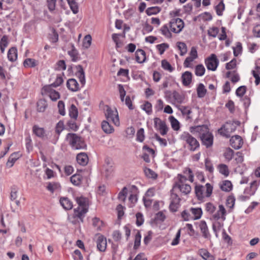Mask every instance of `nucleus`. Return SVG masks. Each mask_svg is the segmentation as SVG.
Here are the masks:
<instances>
[{
    "label": "nucleus",
    "instance_id": "79ce46f5",
    "mask_svg": "<svg viewBox=\"0 0 260 260\" xmlns=\"http://www.w3.org/2000/svg\"><path fill=\"white\" fill-rule=\"evenodd\" d=\"M127 193V188L124 187L122 190L119 193L118 199L119 200L124 202L126 200V194Z\"/></svg>",
    "mask_w": 260,
    "mask_h": 260
},
{
    "label": "nucleus",
    "instance_id": "423d86ee",
    "mask_svg": "<svg viewBox=\"0 0 260 260\" xmlns=\"http://www.w3.org/2000/svg\"><path fill=\"white\" fill-rule=\"evenodd\" d=\"M180 139L189 145V149L191 151H194L200 146L199 143L197 139L191 136L188 133H183L180 136Z\"/></svg>",
    "mask_w": 260,
    "mask_h": 260
},
{
    "label": "nucleus",
    "instance_id": "7ed1b4c3",
    "mask_svg": "<svg viewBox=\"0 0 260 260\" xmlns=\"http://www.w3.org/2000/svg\"><path fill=\"white\" fill-rule=\"evenodd\" d=\"M177 178L178 181L174 185L172 191L178 189L184 195H186L190 193L191 188L190 185L186 183L187 181L186 178L180 174L178 175Z\"/></svg>",
    "mask_w": 260,
    "mask_h": 260
},
{
    "label": "nucleus",
    "instance_id": "58836bf2",
    "mask_svg": "<svg viewBox=\"0 0 260 260\" xmlns=\"http://www.w3.org/2000/svg\"><path fill=\"white\" fill-rule=\"evenodd\" d=\"M161 67L165 70L170 72H172L174 70V68L171 64L166 59L161 60Z\"/></svg>",
    "mask_w": 260,
    "mask_h": 260
},
{
    "label": "nucleus",
    "instance_id": "4be33fe9",
    "mask_svg": "<svg viewBox=\"0 0 260 260\" xmlns=\"http://www.w3.org/2000/svg\"><path fill=\"white\" fill-rule=\"evenodd\" d=\"M76 159L79 164L85 166L88 162V158L86 153H80L77 155Z\"/></svg>",
    "mask_w": 260,
    "mask_h": 260
},
{
    "label": "nucleus",
    "instance_id": "de8ad7c7",
    "mask_svg": "<svg viewBox=\"0 0 260 260\" xmlns=\"http://www.w3.org/2000/svg\"><path fill=\"white\" fill-rule=\"evenodd\" d=\"M235 199L234 197L229 196L226 201V205L228 208L233 209L235 205Z\"/></svg>",
    "mask_w": 260,
    "mask_h": 260
},
{
    "label": "nucleus",
    "instance_id": "338daca9",
    "mask_svg": "<svg viewBox=\"0 0 260 260\" xmlns=\"http://www.w3.org/2000/svg\"><path fill=\"white\" fill-rule=\"evenodd\" d=\"M166 219V216L163 213L162 211L158 212L155 215V220L156 221H159L160 222H162Z\"/></svg>",
    "mask_w": 260,
    "mask_h": 260
},
{
    "label": "nucleus",
    "instance_id": "f3484780",
    "mask_svg": "<svg viewBox=\"0 0 260 260\" xmlns=\"http://www.w3.org/2000/svg\"><path fill=\"white\" fill-rule=\"evenodd\" d=\"M67 86L68 89L72 91H77L79 89V85L76 80L72 78L68 80L67 83Z\"/></svg>",
    "mask_w": 260,
    "mask_h": 260
},
{
    "label": "nucleus",
    "instance_id": "603ef678",
    "mask_svg": "<svg viewBox=\"0 0 260 260\" xmlns=\"http://www.w3.org/2000/svg\"><path fill=\"white\" fill-rule=\"evenodd\" d=\"M161 33L163 35H164L165 37L167 38H171V33L170 32L169 27L167 25H164L161 29H160Z\"/></svg>",
    "mask_w": 260,
    "mask_h": 260
},
{
    "label": "nucleus",
    "instance_id": "6e6d98bb",
    "mask_svg": "<svg viewBox=\"0 0 260 260\" xmlns=\"http://www.w3.org/2000/svg\"><path fill=\"white\" fill-rule=\"evenodd\" d=\"M91 43V36L89 35H86L84 38V40H83V46L85 48H87L90 46Z\"/></svg>",
    "mask_w": 260,
    "mask_h": 260
},
{
    "label": "nucleus",
    "instance_id": "052dcab7",
    "mask_svg": "<svg viewBox=\"0 0 260 260\" xmlns=\"http://www.w3.org/2000/svg\"><path fill=\"white\" fill-rule=\"evenodd\" d=\"M169 48V45L166 43H162L161 44L157 45L156 46V48L159 51L160 54H162L166 49Z\"/></svg>",
    "mask_w": 260,
    "mask_h": 260
},
{
    "label": "nucleus",
    "instance_id": "39448f33",
    "mask_svg": "<svg viewBox=\"0 0 260 260\" xmlns=\"http://www.w3.org/2000/svg\"><path fill=\"white\" fill-rule=\"evenodd\" d=\"M67 140L74 149H80L84 147V143L81 138L76 134L69 133L67 135Z\"/></svg>",
    "mask_w": 260,
    "mask_h": 260
},
{
    "label": "nucleus",
    "instance_id": "2eb2a0df",
    "mask_svg": "<svg viewBox=\"0 0 260 260\" xmlns=\"http://www.w3.org/2000/svg\"><path fill=\"white\" fill-rule=\"evenodd\" d=\"M226 213V210L224 206L222 205H220L218 206V210L215 214L213 215L212 217L216 220L221 219L224 221L225 220Z\"/></svg>",
    "mask_w": 260,
    "mask_h": 260
},
{
    "label": "nucleus",
    "instance_id": "69168bd1",
    "mask_svg": "<svg viewBox=\"0 0 260 260\" xmlns=\"http://www.w3.org/2000/svg\"><path fill=\"white\" fill-rule=\"evenodd\" d=\"M224 9V5L222 1L220 2L216 7V13L218 15H221Z\"/></svg>",
    "mask_w": 260,
    "mask_h": 260
},
{
    "label": "nucleus",
    "instance_id": "4468645a",
    "mask_svg": "<svg viewBox=\"0 0 260 260\" xmlns=\"http://www.w3.org/2000/svg\"><path fill=\"white\" fill-rule=\"evenodd\" d=\"M96 246L100 251H105L107 247V240L103 235H98Z\"/></svg>",
    "mask_w": 260,
    "mask_h": 260
},
{
    "label": "nucleus",
    "instance_id": "1a4fd4ad",
    "mask_svg": "<svg viewBox=\"0 0 260 260\" xmlns=\"http://www.w3.org/2000/svg\"><path fill=\"white\" fill-rule=\"evenodd\" d=\"M236 128V123L226 122L223 127L218 130V132L226 137H229V134L234 132Z\"/></svg>",
    "mask_w": 260,
    "mask_h": 260
},
{
    "label": "nucleus",
    "instance_id": "a19ab883",
    "mask_svg": "<svg viewBox=\"0 0 260 260\" xmlns=\"http://www.w3.org/2000/svg\"><path fill=\"white\" fill-rule=\"evenodd\" d=\"M47 107V104L44 100H41L37 103L38 111L40 112H44Z\"/></svg>",
    "mask_w": 260,
    "mask_h": 260
},
{
    "label": "nucleus",
    "instance_id": "6e6552de",
    "mask_svg": "<svg viewBox=\"0 0 260 260\" xmlns=\"http://www.w3.org/2000/svg\"><path fill=\"white\" fill-rule=\"evenodd\" d=\"M105 115L107 120L111 121L115 125H119V120L117 110H112L110 107L106 106Z\"/></svg>",
    "mask_w": 260,
    "mask_h": 260
},
{
    "label": "nucleus",
    "instance_id": "864d4df0",
    "mask_svg": "<svg viewBox=\"0 0 260 260\" xmlns=\"http://www.w3.org/2000/svg\"><path fill=\"white\" fill-rule=\"evenodd\" d=\"M49 96L51 100L55 101L59 98L60 95L57 91L54 90H50L49 91Z\"/></svg>",
    "mask_w": 260,
    "mask_h": 260
},
{
    "label": "nucleus",
    "instance_id": "a18cd8bd",
    "mask_svg": "<svg viewBox=\"0 0 260 260\" xmlns=\"http://www.w3.org/2000/svg\"><path fill=\"white\" fill-rule=\"evenodd\" d=\"M234 153V152L232 149L228 148L224 153V156L228 161H230L232 159Z\"/></svg>",
    "mask_w": 260,
    "mask_h": 260
},
{
    "label": "nucleus",
    "instance_id": "c03bdc74",
    "mask_svg": "<svg viewBox=\"0 0 260 260\" xmlns=\"http://www.w3.org/2000/svg\"><path fill=\"white\" fill-rule=\"evenodd\" d=\"M219 172L224 175L225 176H228L229 174V171L226 165L224 164H220L219 165Z\"/></svg>",
    "mask_w": 260,
    "mask_h": 260
},
{
    "label": "nucleus",
    "instance_id": "412c9836",
    "mask_svg": "<svg viewBox=\"0 0 260 260\" xmlns=\"http://www.w3.org/2000/svg\"><path fill=\"white\" fill-rule=\"evenodd\" d=\"M76 68L78 70L76 75L78 77L81 84L84 85L85 83V78L83 69L81 65L77 66Z\"/></svg>",
    "mask_w": 260,
    "mask_h": 260
},
{
    "label": "nucleus",
    "instance_id": "f704fd0d",
    "mask_svg": "<svg viewBox=\"0 0 260 260\" xmlns=\"http://www.w3.org/2000/svg\"><path fill=\"white\" fill-rule=\"evenodd\" d=\"M33 132L39 137L43 138L45 136L44 128L39 127L36 125L33 127Z\"/></svg>",
    "mask_w": 260,
    "mask_h": 260
},
{
    "label": "nucleus",
    "instance_id": "aec40b11",
    "mask_svg": "<svg viewBox=\"0 0 260 260\" xmlns=\"http://www.w3.org/2000/svg\"><path fill=\"white\" fill-rule=\"evenodd\" d=\"M136 60L140 63H143L146 60V54L142 49H138L136 53Z\"/></svg>",
    "mask_w": 260,
    "mask_h": 260
},
{
    "label": "nucleus",
    "instance_id": "ddd939ff",
    "mask_svg": "<svg viewBox=\"0 0 260 260\" xmlns=\"http://www.w3.org/2000/svg\"><path fill=\"white\" fill-rule=\"evenodd\" d=\"M231 146L235 149H239L242 147L243 141L241 137L239 135H235L230 139Z\"/></svg>",
    "mask_w": 260,
    "mask_h": 260
},
{
    "label": "nucleus",
    "instance_id": "37998d69",
    "mask_svg": "<svg viewBox=\"0 0 260 260\" xmlns=\"http://www.w3.org/2000/svg\"><path fill=\"white\" fill-rule=\"evenodd\" d=\"M47 6L50 12L55 9L56 0H46Z\"/></svg>",
    "mask_w": 260,
    "mask_h": 260
},
{
    "label": "nucleus",
    "instance_id": "13d9d810",
    "mask_svg": "<svg viewBox=\"0 0 260 260\" xmlns=\"http://www.w3.org/2000/svg\"><path fill=\"white\" fill-rule=\"evenodd\" d=\"M246 91V87L245 86H241L237 88L236 93L237 96L242 97L245 94Z\"/></svg>",
    "mask_w": 260,
    "mask_h": 260
},
{
    "label": "nucleus",
    "instance_id": "9b49d317",
    "mask_svg": "<svg viewBox=\"0 0 260 260\" xmlns=\"http://www.w3.org/2000/svg\"><path fill=\"white\" fill-rule=\"evenodd\" d=\"M154 123L155 127L159 131L161 135L164 136L167 134L168 127L164 121L156 117L154 119Z\"/></svg>",
    "mask_w": 260,
    "mask_h": 260
},
{
    "label": "nucleus",
    "instance_id": "393cba45",
    "mask_svg": "<svg viewBox=\"0 0 260 260\" xmlns=\"http://www.w3.org/2000/svg\"><path fill=\"white\" fill-rule=\"evenodd\" d=\"M17 58V50L15 47L11 48L8 52V58L12 62L16 60Z\"/></svg>",
    "mask_w": 260,
    "mask_h": 260
},
{
    "label": "nucleus",
    "instance_id": "b1692460",
    "mask_svg": "<svg viewBox=\"0 0 260 260\" xmlns=\"http://www.w3.org/2000/svg\"><path fill=\"white\" fill-rule=\"evenodd\" d=\"M60 203L66 210H70L73 207L72 202L68 198H61L60 199Z\"/></svg>",
    "mask_w": 260,
    "mask_h": 260
},
{
    "label": "nucleus",
    "instance_id": "5fc2aeb1",
    "mask_svg": "<svg viewBox=\"0 0 260 260\" xmlns=\"http://www.w3.org/2000/svg\"><path fill=\"white\" fill-rule=\"evenodd\" d=\"M215 206L211 203H207L206 204V210L210 214H213L215 211Z\"/></svg>",
    "mask_w": 260,
    "mask_h": 260
},
{
    "label": "nucleus",
    "instance_id": "72a5a7b5",
    "mask_svg": "<svg viewBox=\"0 0 260 260\" xmlns=\"http://www.w3.org/2000/svg\"><path fill=\"white\" fill-rule=\"evenodd\" d=\"M169 119L172 128L174 131H178L180 129V123L178 120L173 116H171Z\"/></svg>",
    "mask_w": 260,
    "mask_h": 260
},
{
    "label": "nucleus",
    "instance_id": "c756f323",
    "mask_svg": "<svg viewBox=\"0 0 260 260\" xmlns=\"http://www.w3.org/2000/svg\"><path fill=\"white\" fill-rule=\"evenodd\" d=\"M38 64V61L32 58H26L23 62L25 68H34Z\"/></svg>",
    "mask_w": 260,
    "mask_h": 260
},
{
    "label": "nucleus",
    "instance_id": "4d7b16f0",
    "mask_svg": "<svg viewBox=\"0 0 260 260\" xmlns=\"http://www.w3.org/2000/svg\"><path fill=\"white\" fill-rule=\"evenodd\" d=\"M159 11V9L158 7H154L148 8L146 10V12L148 15H152L157 14Z\"/></svg>",
    "mask_w": 260,
    "mask_h": 260
},
{
    "label": "nucleus",
    "instance_id": "bb28decb",
    "mask_svg": "<svg viewBox=\"0 0 260 260\" xmlns=\"http://www.w3.org/2000/svg\"><path fill=\"white\" fill-rule=\"evenodd\" d=\"M200 255L205 260H214V257L206 249H201L199 250Z\"/></svg>",
    "mask_w": 260,
    "mask_h": 260
},
{
    "label": "nucleus",
    "instance_id": "a878e982",
    "mask_svg": "<svg viewBox=\"0 0 260 260\" xmlns=\"http://www.w3.org/2000/svg\"><path fill=\"white\" fill-rule=\"evenodd\" d=\"M19 154L18 153H13L9 157L8 160L7 162V166L9 168L12 167L14 162L18 159Z\"/></svg>",
    "mask_w": 260,
    "mask_h": 260
},
{
    "label": "nucleus",
    "instance_id": "a211bd4d",
    "mask_svg": "<svg viewBox=\"0 0 260 260\" xmlns=\"http://www.w3.org/2000/svg\"><path fill=\"white\" fill-rule=\"evenodd\" d=\"M181 78L183 85L187 86L191 82L192 74L190 72L186 71L182 75Z\"/></svg>",
    "mask_w": 260,
    "mask_h": 260
},
{
    "label": "nucleus",
    "instance_id": "8fccbe9b",
    "mask_svg": "<svg viewBox=\"0 0 260 260\" xmlns=\"http://www.w3.org/2000/svg\"><path fill=\"white\" fill-rule=\"evenodd\" d=\"M145 138L144 131L143 128H140L137 133V140L141 142H143Z\"/></svg>",
    "mask_w": 260,
    "mask_h": 260
},
{
    "label": "nucleus",
    "instance_id": "dca6fc26",
    "mask_svg": "<svg viewBox=\"0 0 260 260\" xmlns=\"http://www.w3.org/2000/svg\"><path fill=\"white\" fill-rule=\"evenodd\" d=\"M178 109L181 112L183 116H186V120L191 121L192 117L190 116V114L192 113L191 108L188 106H179Z\"/></svg>",
    "mask_w": 260,
    "mask_h": 260
},
{
    "label": "nucleus",
    "instance_id": "5701e85b",
    "mask_svg": "<svg viewBox=\"0 0 260 260\" xmlns=\"http://www.w3.org/2000/svg\"><path fill=\"white\" fill-rule=\"evenodd\" d=\"M199 226L202 233L203 236L205 238H210V234L209 233L208 227L206 222L205 221H201L200 223Z\"/></svg>",
    "mask_w": 260,
    "mask_h": 260
},
{
    "label": "nucleus",
    "instance_id": "2f4dec72",
    "mask_svg": "<svg viewBox=\"0 0 260 260\" xmlns=\"http://www.w3.org/2000/svg\"><path fill=\"white\" fill-rule=\"evenodd\" d=\"M207 92L204 85L202 83H200L197 87V94L199 98H202L205 96Z\"/></svg>",
    "mask_w": 260,
    "mask_h": 260
},
{
    "label": "nucleus",
    "instance_id": "4c0bfd02",
    "mask_svg": "<svg viewBox=\"0 0 260 260\" xmlns=\"http://www.w3.org/2000/svg\"><path fill=\"white\" fill-rule=\"evenodd\" d=\"M119 34H113L112 36V38L113 41L116 44V48L118 49L122 46V43L119 39Z\"/></svg>",
    "mask_w": 260,
    "mask_h": 260
},
{
    "label": "nucleus",
    "instance_id": "c85d7f7f",
    "mask_svg": "<svg viewBox=\"0 0 260 260\" xmlns=\"http://www.w3.org/2000/svg\"><path fill=\"white\" fill-rule=\"evenodd\" d=\"M102 128L107 134H111L114 131L113 127L106 121H103L102 123Z\"/></svg>",
    "mask_w": 260,
    "mask_h": 260
},
{
    "label": "nucleus",
    "instance_id": "ea45409f",
    "mask_svg": "<svg viewBox=\"0 0 260 260\" xmlns=\"http://www.w3.org/2000/svg\"><path fill=\"white\" fill-rule=\"evenodd\" d=\"M205 72L204 67L202 64L197 65L195 69V74L198 76H203Z\"/></svg>",
    "mask_w": 260,
    "mask_h": 260
},
{
    "label": "nucleus",
    "instance_id": "e433bc0d",
    "mask_svg": "<svg viewBox=\"0 0 260 260\" xmlns=\"http://www.w3.org/2000/svg\"><path fill=\"white\" fill-rule=\"evenodd\" d=\"M177 47L180 51V55L183 56L185 54L187 51L186 45L183 42H178Z\"/></svg>",
    "mask_w": 260,
    "mask_h": 260
},
{
    "label": "nucleus",
    "instance_id": "bf43d9fd",
    "mask_svg": "<svg viewBox=\"0 0 260 260\" xmlns=\"http://www.w3.org/2000/svg\"><path fill=\"white\" fill-rule=\"evenodd\" d=\"M219 32V29L216 27H213L212 28H210L208 31V34L210 36H211L213 38H215L218 33Z\"/></svg>",
    "mask_w": 260,
    "mask_h": 260
},
{
    "label": "nucleus",
    "instance_id": "680f3d73",
    "mask_svg": "<svg viewBox=\"0 0 260 260\" xmlns=\"http://www.w3.org/2000/svg\"><path fill=\"white\" fill-rule=\"evenodd\" d=\"M56 69L58 70H65L66 69V64L63 60H60L56 63Z\"/></svg>",
    "mask_w": 260,
    "mask_h": 260
},
{
    "label": "nucleus",
    "instance_id": "cd10ccee",
    "mask_svg": "<svg viewBox=\"0 0 260 260\" xmlns=\"http://www.w3.org/2000/svg\"><path fill=\"white\" fill-rule=\"evenodd\" d=\"M172 94L173 98L176 103L181 104L183 102L185 98L184 94L174 91Z\"/></svg>",
    "mask_w": 260,
    "mask_h": 260
},
{
    "label": "nucleus",
    "instance_id": "e2e57ef3",
    "mask_svg": "<svg viewBox=\"0 0 260 260\" xmlns=\"http://www.w3.org/2000/svg\"><path fill=\"white\" fill-rule=\"evenodd\" d=\"M242 45L240 43H238L237 44L236 47H233L234 50V54L235 56H238L242 51Z\"/></svg>",
    "mask_w": 260,
    "mask_h": 260
},
{
    "label": "nucleus",
    "instance_id": "f257e3e1",
    "mask_svg": "<svg viewBox=\"0 0 260 260\" xmlns=\"http://www.w3.org/2000/svg\"><path fill=\"white\" fill-rule=\"evenodd\" d=\"M191 133H199L203 144L207 148L211 147L213 145V136L209 131L208 127L206 125H198L192 126L190 128Z\"/></svg>",
    "mask_w": 260,
    "mask_h": 260
},
{
    "label": "nucleus",
    "instance_id": "7c9ffc66",
    "mask_svg": "<svg viewBox=\"0 0 260 260\" xmlns=\"http://www.w3.org/2000/svg\"><path fill=\"white\" fill-rule=\"evenodd\" d=\"M232 188V184L229 180L222 181L220 184V189L224 191H230Z\"/></svg>",
    "mask_w": 260,
    "mask_h": 260
},
{
    "label": "nucleus",
    "instance_id": "f03ea898",
    "mask_svg": "<svg viewBox=\"0 0 260 260\" xmlns=\"http://www.w3.org/2000/svg\"><path fill=\"white\" fill-rule=\"evenodd\" d=\"M76 201L78 207L74 209L73 217L80 219L83 221V218L88 211V200L86 198L81 197L76 198Z\"/></svg>",
    "mask_w": 260,
    "mask_h": 260
},
{
    "label": "nucleus",
    "instance_id": "0eeeda50",
    "mask_svg": "<svg viewBox=\"0 0 260 260\" xmlns=\"http://www.w3.org/2000/svg\"><path fill=\"white\" fill-rule=\"evenodd\" d=\"M170 28L175 33L180 32L184 27V22L179 18H173L169 23Z\"/></svg>",
    "mask_w": 260,
    "mask_h": 260
},
{
    "label": "nucleus",
    "instance_id": "49530a36",
    "mask_svg": "<svg viewBox=\"0 0 260 260\" xmlns=\"http://www.w3.org/2000/svg\"><path fill=\"white\" fill-rule=\"evenodd\" d=\"M69 55L72 58L73 61H76L79 59L78 53L77 51L73 48L72 50L68 51Z\"/></svg>",
    "mask_w": 260,
    "mask_h": 260
},
{
    "label": "nucleus",
    "instance_id": "9d476101",
    "mask_svg": "<svg viewBox=\"0 0 260 260\" xmlns=\"http://www.w3.org/2000/svg\"><path fill=\"white\" fill-rule=\"evenodd\" d=\"M207 68L209 70L214 71L216 70L219 61L214 54H212L210 57L205 60Z\"/></svg>",
    "mask_w": 260,
    "mask_h": 260
},
{
    "label": "nucleus",
    "instance_id": "3c124183",
    "mask_svg": "<svg viewBox=\"0 0 260 260\" xmlns=\"http://www.w3.org/2000/svg\"><path fill=\"white\" fill-rule=\"evenodd\" d=\"M103 224V221H101L99 218L94 217L92 219V225L96 228L97 230H100L101 226Z\"/></svg>",
    "mask_w": 260,
    "mask_h": 260
},
{
    "label": "nucleus",
    "instance_id": "c9c22d12",
    "mask_svg": "<svg viewBox=\"0 0 260 260\" xmlns=\"http://www.w3.org/2000/svg\"><path fill=\"white\" fill-rule=\"evenodd\" d=\"M69 115L71 116V117H72V118H74L75 119H76L78 117V112L77 108L73 104H72L71 106V107L70 108Z\"/></svg>",
    "mask_w": 260,
    "mask_h": 260
},
{
    "label": "nucleus",
    "instance_id": "6ab92c4d",
    "mask_svg": "<svg viewBox=\"0 0 260 260\" xmlns=\"http://www.w3.org/2000/svg\"><path fill=\"white\" fill-rule=\"evenodd\" d=\"M191 213L192 220H197L200 219L202 215V210L200 208H191L189 209Z\"/></svg>",
    "mask_w": 260,
    "mask_h": 260
},
{
    "label": "nucleus",
    "instance_id": "473e14b6",
    "mask_svg": "<svg viewBox=\"0 0 260 260\" xmlns=\"http://www.w3.org/2000/svg\"><path fill=\"white\" fill-rule=\"evenodd\" d=\"M70 180L74 185L78 186L81 183L82 177L79 174H75L71 177Z\"/></svg>",
    "mask_w": 260,
    "mask_h": 260
},
{
    "label": "nucleus",
    "instance_id": "774afa93",
    "mask_svg": "<svg viewBox=\"0 0 260 260\" xmlns=\"http://www.w3.org/2000/svg\"><path fill=\"white\" fill-rule=\"evenodd\" d=\"M182 217L185 221H188L192 219V216L190 212H188L186 210L183 211L181 214Z\"/></svg>",
    "mask_w": 260,
    "mask_h": 260
},
{
    "label": "nucleus",
    "instance_id": "f8f14e48",
    "mask_svg": "<svg viewBox=\"0 0 260 260\" xmlns=\"http://www.w3.org/2000/svg\"><path fill=\"white\" fill-rule=\"evenodd\" d=\"M171 203L170 204V209L173 212L177 211L178 208L180 199L176 193L172 192L171 196Z\"/></svg>",
    "mask_w": 260,
    "mask_h": 260
},
{
    "label": "nucleus",
    "instance_id": "09e8293b",
    "mask_svg": "<svg viewBox=\"0 0 260 260\" xmlns=\"http://www.w3.org/2000/svg\"><path fill=\"white\" fill-rule=\"evenodd\" d=\"M144 173L147 177L151 178H155L157 177V175L154 171L149 168H145Z\"/></svg>",
    "mask_w": 260,
    "mask_h": 260
},
{
    "label": "nucleus",
    "instance_id": "0e129e2a",
    "mask_svg": "<svg viewBox=\"0 0 260 260\" xmlns=\"http://www.w3.org/2000/svg\"><path fill=\"white\" fill-rule=\"evenodd\" d=\"M141 235L139 232L137 233L135 236V243L134 247L137 249L140 245Z\"/></svg>",
    "mask_w": 260,
    "mask_h": 260
},
{
    "label": "nucleus",
    "instance_id": "20e7f679",
    "mask_svg": "<svg viewBox=\"0 0 260 260\" xmlns=\"http://www.w3.org/2000/svg\"><path fill=\"white\" fill-rule=\"evenodd\" d=\"M213 190V187L210 183H206L205 186L203 185H196L195 193L199 200H202L205 197L211 196Z\"/></svg>",
    "mask_w": 260,
    "mask_h": 260
}]
</instances>
